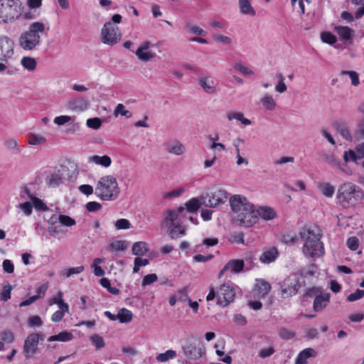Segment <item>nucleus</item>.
Listing matches in <instances>:
<instances>
[{"mask_svg": "<svg viewBox=\"0 0 364 364\" xmlns=\"http://www.w3.org/2000/svg\"><path fill=\"white\" fill-rule=\"evenodd\" d=\"M205 203V197L201 195L193 198L185 203V207H179L177 210H169L166 212L164 224L170 229L172 239L186 234V230L181 226L187 213H195L202 205Z\"/></svg>", "mask_w": 364, "mask_h": 364, "instance_id": "f257e3e1", "label": "nucleus"}, {"mask_svg": "<svg viewBox=\"0 0 364 364\" xmlns=\"http://www.w3.org/2000/svg\"><path fill=\"white\" fill-rule=\"evenodd\" d=\"M300 236L304 241L302 250L306 257L315 260L323 255L324 247L321 242V230L318 226H304L300 232Z\"/></svg>", "mask_w": 364, "mask_h": 364, "instance_id": "f03ea898", "label": "nucleus"}, {"mask_svg": "<svg viewBox=\"0 0 364 364\" xmlns=\"http://www.w3.org/2000/svg\"><path fill=\"white\" fill-rule=\"evenodd\" d=\"M230 205L240 225L248 228L257 223L256 209L245 197L235 195L230 198Z\"/></svg>", "mask_w": 364, "mask_h": 364, "instance_id": "7ed1b4c3", "label": "nucleus"}, {"mask_svg": "<svg viewBox=\"0 0 364 364\" xmlns=\"http://www.w3.org/2000/svg\"><path fill=\"white\" fill-rule=\"evenodd\" d=\"M45 29V24L41 21L31 23L18 36L19 48L24 51L36 50L41 43V36Z\"/></svg>", "mask_w": 364, "mask_h": 364, "instance_id": "20e7f679", "label": "nucleus"}, {"mask_svg": "<svg viewBox=\"0 0 364 364\" xmlns=\"http://www.w3.org/2000/svg\"><path fill=\"white\" fill-rule=\"evenodd\" d=\"M120 188L117 178L112 175H105L99 178L95 188V194L104 201H114L119 196Z\"/></svg>", "mask_w": 364, "mask_h": 364, "instance_id": "39448f33", "label": "nucleus"}, {"mask_svg": "<svg viewBox=\"0 0 364 364\" xmlns=\"http://www.w3.org/2000/svg\"><path fill=\"white\" fill-rule=\"evenodd\" d=\"M22 9L25 6L21 0H0V24L18 21Z\"/></svg>", "mask_w": 364, "mask_h": 364, "instance_id": "423d86ee", "label": "nucleus"}, {"mask_svg": "<svg viewBox=\"0 0 364 364\" xmlns=\"http://www.w3.org/2000/svg\"><path fill=\"white\" fill-rule=\"evenodd\" d=\"M337 198L343 207L354 206L360 199V188L353 183H345L339 187Z\"/></svg>", "mask_w": 364, "mask_h": 364, "instance_id": "0eeeda50", "label": "nucleus"}, {"mask_svg": "<svg viewBox=\"0 0 364 364\" xmlns=\"http://www.w3.org/2000/svg\"><path fill=\"white\" fill-rule=\"evenodd\" d=\"M182 353L187 361L198 360L205 355V348L202 342L188 341L182 347Z\"/></svg>", "mask_w": 364, "mask_h": 364, "instance_id": "6e6552de", "label": "nucleus"}, {"mask_svg": "<svg viewBox=\"0 0 364 364\" xmlns=\"http://www.w3.org/2000/svg\"><path fill=\"white\" fill-rule=\"evenodd\" d=\"M121 38V33L112 22L107 21L103 25L101 30V41L104 44L108 46L115 45L120 41Z\"/></svg>", "mask_w": 364, "mask_h": 364, "instance_id": "1a4fd4ad", "label": "nucleus"}, {"mask_svg": "<svg viewBox=\"0 0 364 364\" xmlns=\"http://www.w3.org/2000/svg\"><path fill=\"white\" fill-rule=\"evenodd\" d=\"M235 288L229 283L221 284L217 290L216 304L226 306L232 303L235 297Z\"/></svg>", "mask_w": 364, "mask_h": 364, "instance_id": "9d476101", "label": "nucleus"}, {"mask_svg": "<svg viewBox=\"0 0 364 364\" xmlns=\"http://www.w3.org/2000/svg\"><path fill=\"white\" fill-rule=\"evenodd\" d=\"M64 169L62 166L48 167L45 171V183L50 188H56L63 182Z\"/></svg>", "mask_w": 364, "mask_h": 364, "instance_id": "9b49d317", "label": "nucleus"}, {"mask_svg": "<svg viewBox=\"0 0 364 364\" xmlns=\"http://www.w3.org/2000/svg\"><path fill=\"white\" fill-rule=\"evenodd\" d=\"M204 196L205 197V205L210 208H216L224 204L228 198L227 191L218 187L213 188Z\"/></svg>", "mask_w": 364, "mask_h": 364, "instance_id": "f8f14e48", "label": "nucleus"}, {"mask_svg": "<svg viewBox=\"0 0 364 364\" xmlns=\"http://www.w3.org/2000/svg\"><path fill=\"white\" fill-rule=\"evenodd\" d=\"M15 54L14 41L6 35H0V60L10 62Z\"/></svg>", "mask_w": 364, "mask_h": 364, "instance_id": "ddd939ff", "label": "nucleus"}, {"mask_svg": "<svg viewBox=\"0 0 364 364\" xmlns=\"http://www.w3.org/2000/svg\"><path fill=\"white\" fill-rule=\"evenodd\" d=\"M278 294L283 299L296 295L300 288V283L295 277H287L279 284Z\"/></svg>", "mask_w": 364, "mask_h": 364, "instance_id": "4468645a", "label": "nucleus"}, {"mask_svg": "<svg viewBox=\"0 0 364 364\" xmlns=\"http://www.w3.org/2000/svg\"><path fill=\"white\" fill-rule=\"evenodd\" d=\"M43 336L37 333L28 334L24 341L23 353L26 358H31L38 353V343L43 340Z\"/></svg>", "mask_w": 364, "mask_h": 364, "instance_id": "2eb2a0df", "label": "nucleus"}, {"mask_svg": "<svg viewBox=\"0 0 364 364\" xmlns=\"http://www.w3.org/2000/svg\"><path fill=\"white\" fill-rule=\"evenodd\" d=\"M153 47L154 44L149 41H142L135 52L138 59L142 62H148L154 59L156 53L151 49Z\"/></svg>", "mask_w": 364, "mask_h": 364, "instance_id": "dca6fc26", "label": "nucleus"}, {"mask_svg": "<svg viewBox=\"0 0 364 364\" xmlns=\"http://www.w3.org/2000/svg\"><path fill=\"white\" fill-rule=\"evenodd\" d=\"M20 196L21 199L30 200L33 205V208H34L38 211L44 212L48 210V206L43 200L36 197L27 187L21 188Z\"/></svg>", "mask_w": 364, "mask_h": 364, "instance_id": "f3484780", "label": "nucleus"}, {"mask_svg": "<svg viewBox=\"0 0 364 364\" xmlns=\"http://www.w3.org/2000/svg\"><path fill=\"white\" fill-rule=\"evenodd\" d=\"M364 158V142L358 144L355 146V149H349L343 153V160L346 164L353 161L358 164V160Z\"/></svg>", "mask_w": 364, "mask_h": 364, "instance_id": "a211bd4d", "label": "nucleus"}, {"mask_svg": "<svg viewBox=\"0 0 364 364\" xmlns=\"http://www.w3.org/2000/svg\"><path fill=\"white\" fill-rule=\"evenodd\" d=\"M88 100L84 96H75L69 99L67 108L73 112H82L87 109Z\"/></svg>", "mask_w": 364, "mask_h": 364, "instance_id": "6ab92c4d", "label": "nucleus"}, {"mask_svg": "<svg viewBox=\"0 0 364 364\" xmlns=\"http://www.w3.org/2000/svg\"><path fill=\"white\" fill-rule=\"evenodd\" d=\"M333 31L343 42L352 41L355 37V31L347 26H335Z\"/></svg>", "mask_w": 364, "mask_h": 364, "instance_id": "aec40b11", "label": "nucleus"}, {"mask_svg": "<svg viewBox=\"0 0 364 364\" xmlns=\"http://www.w3.org/2000/svg\"><path fill=\"white\" fill-rule=\"evenodd\" d=\"M166 150L169 154L181 156L186 153L185 145L178 139H173L166 143Z\"/></svg>", "mask_w": 364, "mask_h": 364, "instance_id": "412c9836", "label": "nucleus"}, {"mask_svg": "<svg viewBox=\"0 0 364 364\" xmlns=\"http://www.w3.org/2000/svg\"><path fill=\"white\" fill-rule=\"evenodd\" d=\"M198 83L203 90L209 95H214L217 92L215 82L209 76L201 77L198 80Z\"/></svg>", "mask_w": 364, "mask_h": 364, "instance_id": "4be33fe9", "label": "nucleus"}, {"mask_svg": "<svg viewBox=\"0 0 364 364\" xmlns=\"http://www.w3.org/2000/svg\"><path fill=\"white\" fill-rule=\"evenodd\" d=\"M317 355V352L312 348H307L302 350L298 354L294 364H308V359L315 358Z\"/></svg>", "mask_w": 364, "mask_h": 364, "instance_id": "5701e85b", "label": "nucleus"}, {"mask_svg": "<svg viewBox=\"0 0 364 364\" xmlns=\"http://www.w3.org/2000/svg\"><path fill=\"white\" fill-rule=\"evenodd\" d=\"M48 222L51 224H54L56 222H59L62 226H65V227H72V226L75 225V224H76V222L73 218H72L71 217H70L68 215H63V214L53 215L50 217Z\"/></svg>", "mask_w": 364, "mask_h": 364, "instance_id": "b1692460", "label": "nucleus"}, {"mask_svg": "<svg viewBox=\"0 0 364 364\" xmlns=\"http://www.w3.org/2000/svg\"><path fill=\"white\" fill-rule=\"evenodd\" d=\"M279 253L275 247H271L264 250L259 257V261L263 264H270L276 260Z\"/></svg>", "mask_w": 364, "mask_h": 364, "instance_id": "393cba45", "label": "nucleus"}, {"mask_svg": "<svg viewBox=\"0 0 364 364\" xmlns=\"http://www.w3.org/2000/svg\"><path fill=\"white\" fill-rule=\"evenodd\" d=\"M330 294L328 293L321 294L316 296L314 301V309L316 311L323 310L329 303Z\"/></svg>", "mask_w": 364, "mask_h": 364, "instance_id": "a878e982", "label": "nucleus"}, {"mask_svg": "<svg viewBox=\"0 0 364 364\" xmlns=\"http://www.w3.org/2000/svg\"><path fill=\"white\" fill-rule=\"evenodd\" d=\"M89 163H92L103 168H108L112 164V159L107 155H94L88 159Z\"/></svg>", "mask_w": 364, "mask_h": 364, "instance_id": "bb28decb", "label": "nucleus"}, {"mask_svg": "<svg viewBox=\"0 0 364 364\" xmlns=\"http://www.w3.org/2000/svg\"><path fill=\"white\" fill-rule=\"evenodd\" d=\"M256 211L257 218L260 217L264 220H270L276 217V212L270 207L261 206Z\"/></svg>", "mask_w": 364, "mask_h": 364, "instance_id": "cd10ccee", "label": "nucleus"}, {"mask_svg": "<svg viewBox=\"0 0 364 364\" xmlns=\"http://www.w3.org/2000/svg\"><path fill=\"white\" fill-rule=\"evenodd\" d=\"M48 304L49 305L56 304L60 309L65 311L66 312L69 311V306L64 301L63 294L62 291H58L55 296L51 298L48 301Z\"/></svg>", "mask_w": 364, "mask_h": 364, "instance_id": "c85d7f7f", "label": "nucleus"}, {"mask_svg": "<svg viewBox=\"0 0 364 364\" xmlns=\"http://www.w3.org/2000/svg\"><path fill=\"white\" fill-rule=\"evenodd\" d=\"M240 13L242 15L255 16L256 12L250 0H238Z\"/></svg>", "mask_w": 364, "mask_h": 364, "instance_id": "c756f323", "label": "nucleus"}, {"mask_svg": "<svg viewBox=\"0 0 364 364\" xmlns=\"http://www.w3.org/2000/svg\"><path fill=\"white\" fill-rule=\"evenodd\" d=\"M226 117L228 121L236 119L240 121L243 125L248 126L252 124V122L244 117L243 113L240 112L228 111L226 113Z\"/></svg>", "mask_w": 364, "mask_h": 364, "instance_id": "7c9ffc66", "label": "nucleus"}, {"mask_svg": "<svg viewBox=\"0 0 364 364\" xmlns=\"http://www.w3.org/2000/svg\"><path fill=\"white\" fill-rule=\"evenodd\" d=\"M225 266L226 269L231 273L237 274L243 269L245 262L242 259H232L230 260Z\"/></svg>", "mask_w": 364, "mask_h": 364, "instance_id": "2f4dec72", "label": "nucleus"}, {"mask_svg": "<svg viewBox=\"0 0 364 364\" xmlns=\"http://www.w3.org/2000/svg\"><path fill=\"white\" fill-rule=\"evenodd\" d=\"M260 102L266 110L272 111L277 107V102L272 95L266 93L260 99Z\"/></svg>", "mask_w": 364, "mask_h": 364, "instance_id": "473e14b6", "label": "nucleus"}, {"mask_svg": "<svg viewBox=\"0 0 364 364\" xmlns=\"http://www.w3.org/2000/svg\"><path fill=\"white\" fill-rule=\"evenodd\" d=\"M132 251L133 255L137 257H142L149 251L148 245L145 242H136L133 245Z\"/></svg>", "mask_w": 364, "mask_h": 364, "instance_id": "72a5a7b5", "label": "nucleus"}, {"mask_svg": "<svg viewBox=\"0 0 364 364\" xmlns=\"http://www.w3.org/2000/svg\"><path fill=\"white\" fill-rule=\"evenodd\" d=\"M73 335L70 332L68 331H62L57 335L50 336L48 341L49 342L53 341H61V342H67L73 340Z\"/></svg>", "mask_w": 364, "mask_h": 364, "instance_id": "f704fd0d", "label": "nucleus"}, {"mask_svg": "<svg viewBox=\"0 0 364 364\" xmlns=\"http://www.w3.org/2000/svg\"><path fill=\"white\" fill-rule=\"evenodd\" d=\"M271 289L270 284L264 281L258 282L255 286V291L259 297H264Z\"/></svg>", "mask_w": 364, "mask_h": 364, "instance_id": "c9c22d12", "label": "nucleus"}, {"mask_svg": "<svg viewBox=\"0 0 364 364\" xmlns=\"http://www.w3.org/2000/svg\"><path fill=\"white\" fill-rule=\"evenodd\" d=\"M117 317H118V320L120 323H129L132 320L133 314L130 310L126 308H122L118 311Z\"/></svg>", "mask_w": 364, "mask_h": 364, "instance_id": "e433bc0d", "label": "nucleus"}, {"mask_svg": "<svg viewBox=\"0 0 364 364\" xmlns=\"http://www.w3.org/2000/svg\"><path fill=\"white\" fill-rule=\"evenodd\" d=\"M21 65L28 71H33L37 67V62L34 58L23 56L21 60Z\"/></svg>", "mask_w": 364, "mask_h": 364, "instance_id": "4c0bfd02", "label": "nucleus"}, {"mask_svg": "<svg viewBox=\"0 0 364 364\" xmlns=\"http://www.w3.org/2000/svg\"><path fill=\"white\" fill-rule=\"evenodd\" d=\"M334 127L345 139H351L350 130L345 123L337 122L334 123Z\"/></svg>", "mask_w": 364, "mask_h": 364, "instance_id": "58836bf2", "label": "nucleus"}, {"mask_svg": "<svg viewBox=\"0 0 364 364\" xmlns=\"http://www.w3.org/2000/svg\"><path fill=\"white\" fill-rule=\"evenodd\" d=\"M16 208L26 217L31 216L33 213V205L31 201L18 203L16 205Z\"/></svg>", "mask_w": 364, "mask_h": 364, "instance_id": "ea45409f", "label": "nucleus"}, {"mask_svg": "<svg viewBox=\"0 0 364 364\" xmlns=\"http://www.w3.org/2000/svg\"><path fill=\"white\" fill-rule=\"evenodd\" d=\"M177 355V353L173 350H167L164 353H159L156 356V360L160 363H165L169 360L174 359Z\"/></svg>", "mask_w": 364, "mask_h": 364, "instance_id": "a19ab883", "label": "nucleus"}, {"mask_svg": "<svg viewBox=\"0 0 364 364\" xmlns=\"http://www.w3.org/2000/svg\"><path fill=\"white\" fill-rule=\"evenodd\" d=\"M320 38L323 43L331 46H333L338 41L336 36L330 31L321 32Z\"/></svg>", "mask_w": 364, "mask_h": 364, "instance_id": "79ce46f5", "label": "nucleus"}, {"mask_svg": "<svg viewBox=\"0 0 364 364\" xmlns=\"http://www.w3.org/2000/svg\"><path fill=\"white\" fill-rule=\"evenodd\" d=\"M232 67L233 69H235L237 71H239L244 75L248 76L252 75L254 74V72L242 61L235 63Z\"/></svg>", "mask_w": 364, "mask_h": 364, "instance_id": "37998d69", "label": "nucleus"}, {"mask_svg": "<svg viewBox=\"0 0 364 364\" xmlns=\"http://www.w3.org/2000/svg\"><path fill=\"white\" fill-rule=\"evenodd\" d=\"M321 193L328 198H331L335 192V188L328 183H321L318 185Z\"/></svg>", "mask_w": 364, "mask_h": 364, "instance_id": "c03bdc74", "label": "nucleus"}, {"mask_svg": "<svg viewBox=\"0 0 364 364\" xmlns=\"http://www.w3.org/2000/svg\"><path fill=\"white\" fill-rule=\"evenodd\" d=\"M103 259L102 258H95L92 264L91 268L93 270V273L97 277H103L105 274V271L100 266L103 262Z\"/></svg>", "mask_w": 364, "mask_h": 364, "instance_id": "a18cd8bd", "label": "nucleus"}, {"mask_svg": "<svg viewBox=\"0 0 364 364\" xmlns=\"http://www.w3.org/2000/svg\"><path fill=\"white\" fill-rule=\"evenodd\" d=\"M114 117H118L119 115L125 117L126 118H130L132 117V113L126 109L125 106L123 104H118L114 111Z\"/></svg>", "mask_w": 364, "mask_h": 364, "instance_id": "49530a36", "label": "nucleus"}, {"mask_svg": "<svg viewBox=\"0 0 364 364\" xmlns=\"http://www.w3.org/2000/svg\"><path fill=\"white\" fill-rule=\"evenodd\" d=\"M6 148L13 151L18 152L21 151V146L18 145V139L16 138H10L5 141Z\"/></svg>", "mask_w": 364, "mask_h": 364, "instance_id": "de8ad7c7", "label": "nucleus"}, {"mask_svg": "<svg viewBox=\"0 0 364 364\" xmlns=\"http://www.w3.org/2000/svg\"><path fill=\"white\" fill-rule=\"evenodd\" d=\"M90 340L92 344L96 348V349H101L105 347V343L103 338L98 335L94 334L90 337Z\"/></svg>", "mask_w": 364, "mask_h": 364, "instance_id": "09e8293b", "label": "nucleus"}, {"mask_svg": "<svg viewBox=\"0 0 364 364\" xmlns=\"http://www.w3.org/2000/svg\"><path fill=\"white\" fill-rule=\"evenodd\" d=\"M149 264V260L148 259H143L141 257H136L134 259L133 272L137 273L139 271L140 267H145Z\"/></svg>", "mask_w": 364, "mask_h": 364, "instance_id": "8fccbe9b", "label": "nucleus"}, {"mask_svg": "<svg viewBox=\"0 0 364 364\" xmlns=\"http://www.w3.org/2000/svg\"><path fill=\"white\" fill-rule=\"evenodd\" d=\"M341 73L342 75H348L353 86H358L360 84L358 74L355 71L342 70Z\"/></svg>", "mask_w": 364, "mask_h": 364, "instance_id": "3c124183", "label": "nucleus"}, {"mask_svg": "<svg viewBox=\"0 0 364 364\" xmlns=\"http://www.w3.org/2000/svg\"><path fill=\"white\" fill-rule=\"evenodd\" d=\"M218 243V239L216 237L205 238L203 240L202 244L197 245L195 247V251H200V247L203 245L206 247H213Z\"/></svg>", "mask_w": 364, "mask_h": 364, "instance_id": "603ef678", "label": "nucleus"}, {"mask_svg": "<svg viewBox=\"0 0 364 364\" xmlns=\"http://www.w3.org/2000/svg\"><path fill=\"white\" fill-rule=\"evenodd\" d=\"M46 138L38 134H31L28 138L30 145H40L46 142Z\"/></svg>", "mask_w": 364, "mask_h": 364, "instance_id": "864d4df0", "label": "nucleus"}, {"mask_svg": "<svg viewBox=\"0 0 364 364\" xmlns=\"http://www.w3.org/2000/svg\"><path fill=\"white\" fill-rule=\"evenodd\" d=\"M34 10H28L24 11V9H21V15L19 16V20L24 21H32L36 18L37 16L36 15Z\"/></svg>", "mask_w": 364, "mask_h": 364, "instance_id": "5fc2aeb1", "label": "nucleus"}, {"mask_svg": "<svg viewBox=\"0 0 364 364\" xmlns=\"http://www.w3.org/2000/svg\"><path fill=\"white\" fill-rule=\"evenodd\" d=\"M85 270V267L82 265L77 266L75 267H70L64 271V274L67 278L72 277L74 274H79Z\"/></svg>", "mask_w": 364, "mask_h": 364, "instance_id": "6e6d98bb", "label": "nucleus"}, {"mask_svg": "<svg viewBox=\"0 0 364 364\" xmlns=\"http://www.w3.org/2000/svg\"><path fill=\"white\" fill-rule=\"evenodd\" d=\"M100 284L107 289V291L113 294H119V290L116 287H111L110 281L107 278H102L100 280Z\"/></svg>", "mask_w": 364, "mask_h": 364, "instance_id": "4d7b16f0", "label": "nucleus"}, {"mask_svg": "<svg viewBox=\"0 0 364 364\" xmlns=\"http://www.w3.org/2000/svg\"><path fill=\"white\" fill-rule=\"evenodd\" d=\"M279 336L284 340H290L295 337V333L290 329L282 328L279 331Z\"/></svg>", "mask_w": 364, "mask_h": 364, "instance_id": "13d9d810", "label": "nucleus"}, {"mask_svg": "<svg viewBox=\"0 0 364 364\" xmlns=\"http://www.w3.org/2000/svg\"><path fill=\"white\" fill-rule=\"evenodd\" d=\"M186 29L188 30L189 32H191L193 34H196V35L203 36H205L206 35V32L203 28H201L200 27H199L196 25L187 24L186 26Z\"/></svg>", "mask_w": 364, "mask_h": 364, "instance_id": "bf43d9fd", "label": "nucleus"}, {"mask_svg": "<svg viewBox=\"0 0 364 364\" xmlns=\"http://www.w3.org/2000/svg\"><path fill=\"white\" fill-rule=\"evenodd\" d=\"M102 120L98 117L90 118L87 119L86 124L88 127L97 130L100 128L102 125Z\"/></svg>", "mask_w": 364, "mask_h": 364, "instance_id": "052dcab7", "label": "nucleus"}, {"mask_svg": "<svg viewBox=\"0 0 364 364\" xmlns=\"http://www.w3.org/2000/svg\"><path fill=\"white\" fill-rule=\"evenodd\" d=\"M275 352L274 347L262 348L259 350L258 355L259 358L264 359L272 355Z\"/></svg>", "mask_w": 364, "mask_h": 364, "instance_id": "680f3d73", "label": "nucleus"}, {"mask_svg": "<svg viewBox=\"0 0 364 364\" xmlns=\"http://www.w3.org/2000/svg\"><path fill=\"white\" fill-rule=\"evenodd\" d=\"M12 286L10 284L6 285L3 287L1 292V299L4 301H8L11 298Z\"/></svg>", "mask_w": 364, "mask_h": 364, "instance_id": "e2e57ef3", "label": "nucleus"}, {"mask_svg": "<svg viewBox=\"0 0 364 364\" xmlns=\"http://www.w3.org/2000/svg\"><path fill=\"white\" fill-rule=\"evenodd\" d=\"M355 136L358 139H364V118L358 122Z\"/></svg>", "mask_w": 364, "mask_h": 364, "instance_id": "0e129e2a", "label": "nucleus"}, {"mask_svg": "<svg viewBox=\"0 0 364 364\" xmlns=\"http://www.w3.org/2000/svg\"><path fill=\"white\" fill-rule=\"evenodd\" d=\"M110 247L117 251H123L127 249V245L124 240H117L110 244Z\"/></svg>", "mask_w": 364, "mask_h": 364, "instance_id": "69168bd1", "label": "nucleus"}, {"mask_svg": "<svg viewBox=\"0 0 364 364\" xmlns=\"http://www.w3.org/2000/svg\"><path fill=\"white\" fill-rule=\"evenodd\" d=\"M78 190L81 193L87 196L92 195L93 193H95V189L91 185L89 184L80 185L78 187Z\"/></svg>", "mask_w": 364, "mask_h": 364, "instance_id": "338daca9", "label": "nucleus"}, {"mask_svg": "<svg viewBox=\"0 0 364 364\" xmlns=\"http://www.w3.org/2000/svg\"><path fill=\"white\" fill-rule=\"evenodd\" d=\"M364 296V290H361V289H356V291L352 294H350L348 298H347V300L348 301H357L358 299H360L361 298H363Z\"/></svg>", "mask_w": 364, "mask_h": 364, "instance_id": "774afa93", "label": "nucleus"}]
</instances>
